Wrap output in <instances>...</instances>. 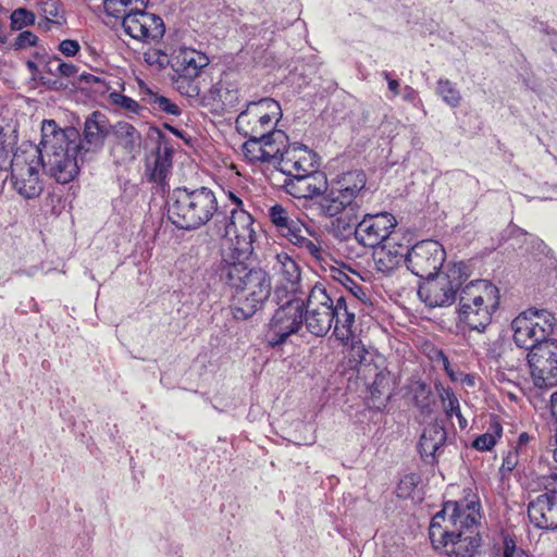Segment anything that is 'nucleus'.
Returning <instances> with one entry per match:
<instances>
[{
  "label": "nucleus",
  "mask_w": 557,
  "mask_h": 557,
  "mask_svg": "<svg viewBox=\"0 0 557 557\" xmlns=\"http://www.w3.org/2000/svg\"><path fill=\"white\" fill-rule=\"evenodd\" d=\"M480 519L478 499L446 502L430 523L434 548L442 549L447 557H474L481 545Z\"/></svg>",
  "instance_id": "f257e3e1"
},
{
  "label": "nucleus",
  "mask_w": 557,
  "mask_h": 557,
  "mask_svg": "<svg viewBox=\"0 0 557 557\" xmlns=\"http://www.w3.org/2000/svg\"><path fill=\"white\" fill-rule=\"evenodd\" d=\"M216 274L232 292L234 319L245 321L262 309L272 292L270 274L260 267L249 268L245 260H221Z\"/></svg>",
  "instance_id": "f03ea898"
},
{
  "label": "nucleus",
  "mask_w": 557,
  "mask_h": 557,
  "mask_svg": "<svg viewBox=\"0 0 557 557\" xmlns=\"http://www.w3.org/2000/svg\"><path fill=\"white\" fill-rule=\"evenodd\" d=\"M304 302V323L311 334L324 336L334 326L335 337L342 343L348 342L355 323V312L348 310L343 296L333 300L326 287L322 283H315L309 287Z\"/></svg>",
  "instance_id": "7ed1b4c3"
},
{
  "label": "nucleus",
  "mask_w": 557,
  "mask_h": 557,
  "mask_svg": "<svg viewBox=\"0 0 557 557\" xmlns=\"http://www.w3.org/2000/svg\"><path fill=\"white\" fill-rule=\"evenodd\" d=\"M111 128L107 116L99 111H94L86 117L82 137L75 127L60 128L54 120H45L41 125L49 147L70 145V148L81 152V161L101 150Z\"/></svg>",
  "instance_id": "20e7f679"
},
{
  "label": "nucleus",
  "mask_w": 557,
  "mask_h": 557,
  "mask_svg": "<svg viewBox=\"0 0 557 557\" xmlns=\"http://www.w3.org/2000/svg\"><path fill=\"white\" fill-rule=\"evenodd\" d=\"M218 214V201L208 187L175 188L168 200V218L181 230H196Z\"/></svg>",
  "instance_id": "39448f33"
},
{
  "label": "nucleus",
  "mask_w": 557,
  "mask_h": 557,
  "mask_svg": "<svg viewBox=\"0 0 557 557\" xmlns=\"http://www.w3.org/2000/svg\"><path fill=\"white\" fill-rule=\"evenodd\" d=\"M252 215L243 208H232L228 213L216 214L218 235L225 239L222 259L247 260L253 251L256 232Z\"/></svg>",
  "instance_id": "423d86ee"
},
{
  "label": "nucleus",
  "mask_w": 557,
  "mask_h": 557,
  "mask_svg": "<svg viewBox=\"0 0 557 557\" xmlns=\"http://www.w3.org/2000/svg\"><path fill=\"white\" fill-rule=\"evenodd\" d=\"M210 63L209 58L193 48L180 47L171 54L172 83L184 97L198 98L201 86L199 76Z\"/></svg>",
  "instance_id": "0eeeda50"
},
{
  "label": "nucleus",
  "mask_w": 557,
  "mask_h": 557,
  "mask_svg": "<svg viewBox=\"0 0 557 557\" xmlns=\"http://www.w3.org/2000/svg\"><path fill=\"white\" fill-rule=\"evenodd\" d=\"M469 276V269L465 262L454 263L443 275L436 274L425 280L419 286L418 295L431 308L448 307L455 302L458 290Z\"/></svg>",
  "instance_id": "6e6552de"
},
{
  "label": "nucleus",
  "mask_w": 557,
  "mask_h": 557,
  "mask_svg": "<svg viewBox=\"0 0 557 557\" xmlns=\"http://www.w3.org/2000/svg\"><path fill=\"white\" fill-rule=\"evenodd\" d=\"M44 168L41 150L16 151L10 161V180L13 189L24 199H35L44 191L40 171Z\"/></svg>",
  "instance_id": "1a4fd4ad"
},
{
  "label": "nucleus",
  "mask_w": 557,
  "mask_h": 557,
  "mask_svg": "<svg viewBox=\"0 0 557 557\" xmlns=\"http://www.w3.org/2000/svg\"><path fill=\"white\" fill-rule=\"evenodd\" d=\"M555 323L556 320L549 311L528 309L511 322L513 341L517 346L533 352L535 347L549 341L547 337L552 334Z\"/></svg>",
  "instance_id": "9d476101"
},
{
  "label": "nucleus",
  "mask_w": 557,
  "mask_h": 557,
  "mask_svg": "<svg viewBox=\"0 0 557 557\" xmlns=\"http://www.w3.org/2000/svg\"><path fill=\"white\" fill-rule=\"evenodd\" d=\"M282 116L280 103L272 98L251 101L235 121L236 129L244 137L260 138L275 127Z\"/></svg>",
  "instance_id": "9b49d317"
},
{
  "label": "nucleus",
  "mask_w": 557,
  "mask_h": 557,
  "mask_svg": "<svg viewBox=\"0 0 557 557\" xmlns=\"http://www.w3.org/2000/svg\"><path fill=\"white\" fill-rule=\"evenodd\" d=\"M304 300L298 297H288L280 305L263 334V342L268 346L277 347L300 330L304 323Z\"/></svg>",
  "instance_id": "f8f14e48"
},
{
  "label": "nucleus",
  "mask_w": 557,
  "mask_h": 557,
  "mask_svg": "<svg viewBox=\"0 0 557 557\" xmlns=\"http://www.w3.org/2000/svg\"><path fill=\"white\" fill-rule=\"evenodd\" d=\"M325 193L319 202L320 212L322 215L333 219L330 232L337 238H345L352 233L358 205L332 186Z\"/></svg>",
  "instance_id": "ddd939ff"
},
{
  "label": "nucleus",
  "mask_w": 557,
  "mask_h": 557,
  "mask_svg": "<svg viewBox=\"0 0 557 557\" xmlns=\"http://www.w3.org/2000/svg\"><path fill=\"white\" fill-rule=\"evenodd\" d=\"M446 259L443 246L436 240H422L407 253L406 265L416 276L431 278L442 269Z\"/></svg>",
  "instance_id": "4468645a"
},
{
  "label": "nucleus",
  "mask_w": 557,
  "mask_h": 557,
  "mask_svg": "<svg viewBox=\"0 0 557 557\" xmlns=\"http://www.w3.org/2000/svg\"><path fill=\"white\" fill-rule=\"evenodd\" d=\"M276 231L292 245L298 247L320 264L326 262L327 253L322 247L320 237L311 233L309 227L295 215L288 214Z\"/></svg>",
  "instance_id": "2eb2a0df"
},
{
  "label": "nucleus",
  "mask_w": 557,
  "mask_h": 557,
  "mask_svg": "<svg viewBox=\"0 0 557 557\" xmlns=\"http://www.w3.org/2000/svg\"><path fill=\"white\" fill-rule=\"evenodd\" d=\"M533 383L540 388L557 385V341L549 339L528 354Z\"/></svg>",
  "instance_id": "dca6fc26"
},
{
  "label": "nucleus",
  "mask_w": 557,
  "mask_h": 557,
  "mask_svg": "<svg viewBox=\"0 0 557 557\" xmlns=\"http://www.w3.org/2000/svg\"><path fill=\"white\" fill-rule=\"evenodd\" d=\"M40 145L48 154V173L60 184L72 182L79 172L78 160L81 152L70 148V145H55L49 147L46 143L45 133L41 132Z\"/></svg>",
  "instance_id": "f3484780"
},
{
  "label": "nucleus",
  "mask_w": 557,
  "mask_h": 557,
  "mask_svg": "<svg viewBox=\"0 0 557 557\" xmlns=\"http://www.w3.org/2000/svg\"><path fill=\"white\" fill-rule=\"evenodd\" d=\"M122 26L128 36L144 42L157 41L165 32L160 16L138 9L124 14Z\"/></svg>",
  "instance_id": "a211bd4d"
},
{
  "label": "nucleus",
  "mask_w": 557,
  "mask_h": 557,
  "mask_svg": "<svg viewBox=\"0 0 557 557\" xmlns=\"http://www.w3.org/2000/svg\"><path fill=\"white\" fill-rule=\"evenodd\" d=\"M541 485L545 492L529 502L528 517L537 529L557 530V492L543 480Z\"/></svg>",
  "instance_id": "6ab92c4d"
},
{
  "label": "nucleus",
  "mask_w": 557,
  "mask_h": 557,
  "mask_svg": "<svg viewBox=\"0 0 557 557\" xmlns=\"http://www.w3.org/2000/svg\"><path fill=\"white\" fill-rule=\"evenodd\" d=\"M272 271L277 282L276 293L286 292V297H298L304 294L301 283V269L299 264L286 252H278L272 261Z\"/></svg>",
  "instance_id": "aec40b11"
},
{
  "label": "nucleus",
  "mask_w": 557,
  "mask_h": 557,
  "mask_svg": "<svg viewBox=\"0 0 557 557\" xmlns=\"http://www.w3.org/2000/svg\"><path fill=\"white\" fill-rule=\"evenodd\" d=\"M112 134L114 137L112 152L119 161L134 160L141 145L140 133L132 124L121 121L112 126Z\"/></svg>",
  "instance_id": "412c9836"
},
{
  "label": "nucleus",
  "mask_w": 557,
  "mask_h": 557,
  "mask_svg": "<svg viewBox=\"0 0 557 557\" xmlns=\"http://www.w3.org/2000/svg\"><path fill=\"white\" fill-rule=\"evenodd\" d=\"M318 156L305 145L294 143L280 162V171L287 176L312 173L318 170Z\"/></svg>",
  "instance_id": "4be33fe9"
},
{
  "label": "nucleus",
  "mask_w": 557,
  "mask_h": 557,
  "mask_svg": "<svg viewBox=\"0 0 557 557\" xmlns=\"http://www.w3.org/2000/svg\"><path fill=\"white\" fill-rule=\"evenodd\" d=\"M285 188L295 198H313L327 190V177L322 171L297 174L285 181Z\"/></svg>",
  "instance_id": "5701e85b"
},
{
  "label": "nucleus",
  "mask_w": 557,
  "mask_h": 557,
  "mask_svg": "<svg viewBox=\"0 0 557 557\" xmlns=\"http://www.w3.org/2000/svg\"><path fill=\"white\" fill-rule=\"evenodd\" d=\"M459 292V306L469 305L482 306L487 304V307L498 308L499 305V290L486 280H474L461 286Z\"/></svg>",
  "instance_id": "b1692460"
},
{
  "label": "nucleus",
  "mask_w": 557,
  "mask_h": 557,
  "mask_svg": "<svg viewBox=\"0 0 557 557\" xmlns=\"http://www.w3.org/2000/svg\"><path fill=\"white\" fill-rule=\"evenodd\" d=\"M447 438L445 428L438 423L430 424L423 430L419 441V451L422 459L433 465L436 461V455L440 454Z\"/></svg>",
  "instance_id": "393cba45"
},
{
  "label": "nucleus",
  "mask_w": 557,
  "mask_h": 557,
  "mask_svg": "<svg viewBox=\"0 0 557 557\" xmlns=\"http://www.w3.org/2000/svg\"><path fill=\"white\" fill-rule=\"evenodd\" d=\"M381 215H383V213L367 215L356 226L354 225L352 231L359 244L364 247L373 249L381 248L383 250V228L377 221V218Z\"/></svg>",
  "instance_id": "a878e982"
},
{
  "label": "nucleus",
  "mask_w": 557,
  "mask_h": 557,
  "mask_svg": "<svg viewBox=\"0 0 557 557\" xmlns=\"http://www.w3.org/2000/svg\"><path fill=\"white\" fill-rule=\"evenodd\" d=\"M410 239L401 232L394 231L385 235V272L401 262L406 263Z\"/></svg>",
  "instance_id": "bb28decb"
},
{
  "label": "nucleus",
  "mask_w": 557,
  "mask_h": 557,
  "mask_svg": "<svg viewBox=\"0 0 557 557\" xmlns=\"http://www.w3.org/2000/svg\"><path fill=\"white\" fill-rule=\"evenodd\" d=\"M265 163H271L280 169V162L284 159L285 151L289 149L288 136L275 127L262 136Z\"/></svg>",
  "instance_id": "cd10ccee"
},
{
  "label": "nucleus",
  "mask_w": 557,
  "mask_h": 557,
  "mask_svg": "<svg viewBox=\"0 0 557 557\" xmlns=\"http://www.w3.org/2000/svg\"><path fill=\"white\" fill-rule=\"evenodd\" d=\"M173 152V147L168 143H159L154 152L153 165L151 168L148 165V175L150 181L160 185L164 184L166 177L171 173Z\"/></svg>",
  "instance_id": "c85d7f7f"
},
{
  "label": "nucleus",
  "mask_w": 557,
  "mask_h": 557,
  "mask_svg": "<svg viewBox=\"0 0 557 557\" xmlns=\"http://www.w3.org/2000/svg\"><path fill=\"white\" fill-rule=\"evenodd\" d=\"M495 310L494 307H487V304L482 306L469 305V308H466V305H460L458 309L459 320L471 330L483 332L490 325L492 313Z\"/></svg>",
  "instance_id": "c756f323"
},
{
  "label": "nucleus",
  "mask_w": 557,
  "mask_h": 557,
  "mask_svg": "<svg viewBox=\"0 0 557 557\" xmlns=\"http://www.w3.org/2000/svg\"><path fill=\"white\" fill-rule=\"evenodd\" d=\"M331 186L356 201L357 195L366 186V175L362 171H348L333 180Z\"/></svg>",
  "instance_id": "7c9ffc66"
},
{
  "label": "nucleus",
  "mask_w": 557,
  "mask_h": 557,
  "mask_svg": "<svg viewBox=\"0 0 557 557\" xmlns=\"http://www.w3.org/2000/svg\"><path fill=\"white\" fill-rule=\"evenodd\" d=\"M438 396L441 398V401L443 404V409L448 418H451L453 416H456L458 419V423L460 429H466L468 426V422L466 418L462 416L459 400L456 397L455 393L451 388L447 387H441L438 389Z\"/></svg>",
  "instance_id": "2f4dec72"
},
{
  "label": "nucleus",
  "mask_w": 557,
  "mask_h": 557,
  "mask_svg": "<svg viewBox=\"0 0 557 557\" xmlns=\"http://www.w3.org/2000/svg\"><path fill=\"white\" fill-rule=\"evenodd\" d=\"M411 393L414 405L419 408L422 414H430L434 405V398L430 386L424 382L416 381L411 384Z\"/></svg>",
  "instance_id": "473e14b6"
},
{
  "label": "nucleus",
  "mask_w": 557,
  "mask_h": 557,
  "mask_svg": "<svg viewBox=\"0 0 557 557\" xmlns=\"http://www.w3.org/2000/svg\"><path fill=\"white\" fill-rule=\"evenodd\" d=\"M143 100L149 104L151 110L154 112H163L175 116H178L182 113L181 108L176 103L162 95L152 92L151 90L145 95Z\"/></svg>",
  "instance_id": "72a5a7b5"
},
{
  "label": "nucleus",
  "mask_w": 557,
  "mask_h": 557,
  "mask_svg": "<svg viewBox=\"0 0 557 557\" xmlns=\"http://www.w3.org/2000/svg\"><path fill=\"white\" fill-rule=\"evenodd\" d=\"M435 92L450 108H458L461 104L462 97L459 89L447 78L437 81Z\"/></svg>",
  "instance_id": "f704fd0d"
},
{
  "label": "nucleus",
  "mask_w": 557,
  "mask_h": 557,
  "mask_svg": "<svg viewBox=\"0 0 557 557\" xmlns=\"http://www.w3.org/2000/svg\"><path fill=\"white\" fill-rule=\"evenodd\" d=\"M421 478L418 473L404 474L397 483L396 494L399 498H412L419 497V484Z\"/></svg>",
  "instance_id": "c9c22d12"
},
{
  "label": "nucleus",
  "mask_w": 557,
  "mask_h": 557,
  "mask_svg": "<svg viewBox=\"0 0 557 557\" xmlns=\"http://www.w3.org/2000/svg\"><path fill=\"white\" fill-rule=\"evenodd\" d=\"M247 140L243 144L242 150L245 158L250 162H263L264 153H263V144L262 138H251L246 137Z\"/></svg>",
  "instance_id": "e433bc0d"
},
{
  "label": "nucleus",
  "mask_w": 557,
  "mask_h": 557,
  "mask_svg": "<svg viewBox=\"0 0 557 557\" xmlns=\"http://www.w3.org/2000/svg\"><path fill=\"white\" fill-rule=\"evenodd\" d=\"M385 79L387 81V89L391 94V99L400 96L403 100L407 102H413L416 100L418 94L411 86L405 85L401 87L398 79L391 78L386 74Z\"/></svg>",
  "instance_id": "4c0bfd02"
},
{
  "label": "nucleus",
  "mask_w": 557,
  "mask_h": 557,
  "mask_svg": "<svg viewBox=\"0 0 557 557\" xmlns=\"http://www.w3.org/2000/svg\"><path fill=\"white\" fill-rule=\"evenodd\" d=\"M225 94L226 89L224 84L222 81H220L211 86L208 94L203 95L202 97L199 95L198 98L194 99L198 101L200 106L207 107L211 103H223L225 100Z\"/></svg>",
  "instance_id": "58836bf2"
},
{
  "label": "nucleus",
  "mask_w": 557,
  "mask_h": 557,
  "mask_svg": "<svg viewBox=\"0 0 557 557\" xmlns=\"http://www.w3.org/2000/svg\"><path fill=\"white\" fill-rule=\"evenodd\" d=\"M343 344L349 346L348 362L351 367H357L366 360L367 350L360 341L355 339L352 332L348 342Z\"/></svg>",
  "instance_id": "ea45409f"
},
{
  "label": "nucleus",
  "mask_w": 557,
  "mask_h": 557,
  "mask_svg": "<svg viewBox=\"0 0 557 557\" xmlns=\"http://www.w3.org/2000/svg\"><path fill=\"white\" fill-rule=\"evenodd\" d=\"M144 60L148 65L154 66L157 70L165 69L168 65L171 66V57L161 49H148L144 52Z\"/></svg>",
  "instance_id": "a19ab883"
},
{
  "label": "nucleus",
  "mask_w": 557,
  "mask_h": 557,
  "mask_svg": "<svg viewBox=\"0 0 557 557\" xmlns=\"http://www.w3.org/2000/svg\"><path fill=\"white\" fill-rule=\"evenodd\" d=\"M11 28L13 30H21L35 22V15L32 11L24 8H18L11 13Z\"/></svg>",
  "instance_id": "79ce46f5"
},
{
  "label": "nucleus",
  "mask_w": 557,
  "mask_h": 557,
  "mask_svg": "<svg viewBox=\"0 0 557 557\" xmlns=\"http://www.w3.org/2000/svg\"><path fill=\"white\" fill-rule=\"evenodd\" d=\"M110 100L113 104L129 113H138L140 110V106L137 101L120 92H111Z\"/></svg>",
  "instance_id": "37998d69"
},
{
  "label": "nucleus",
  "mask_w": 557,
  "mask_h": 557,
  "mask_svg": "<svg viewBox=\"0 0 557 557\" xmlns=\"http://www.w3.org/2000/svg\"><path fill=\"white\" fill-rule=\"evenodd\" d=\"M331 276L333 280L343 284L346 288L352 292L356 295L355 288L360 289V287L354 282V280L341 268L338 267H330Z\"/></svg>",
  "instance_id": "c03bdc74"
},
{
  "label": "nucleus",
  "mask_w": 557,
  "mask_h": 557,
  "mask_svg": "<svg viewBox=\"0 0 557 557\" xmlns=\"http://www.w3.org/2000/svg\"><path fill=\"white\" fill-rule=\"evenodd\" d=\"M502 557H529L522 548L516 545L510 536L506 535L503 540Z\"/></svg>",
  "instance_id": "a18cd8bd"
},
{
  "label": "nucleus",
  "mask_w": 557,
  "mask_h": 557,
  "mask_svg": "<svg viewBox=\"0 0 557 557\" xmlns=\"http://www.w3.org/2000/svg\"><path fill=\"white\" fill-rule=\"evenodd\" d=\"M289 212L280 203H275L269 209V218L275 228L284 222Z\"/></svg>",
  "instance_id": "49530a36"
},
{
  "label": "nucleus",
  "mask_w": 557,
  "mask_h": 557,
  "mask_svg": "<svg viewBox=\"0 0 557 557\" xmlns=\"http://www.w3.org/2000/svg\"><path fill=\"white\" fill-rule=\"evenodd\" d=\"M496 444V435L491 433H485L478 436L472 446L481 451L491 450Z\"/></svg>",
  "instance_id": "de8ad7c7"
},
{
  "label": "nucleus",
  "mask_w": 557,
  "mask_h": 557,
  "mask_svg": "<svg viewBox=\"0 0 557 557\" xmlns=\"http://www.w3.org/2000/svg\"><path fill=\"white\" fill-rule=\"evenodd\" d=\"M52 65H55V71L58 72V74L64 77L74 76L77 72V69L74 64L63 62L58 57L52 58Z\"/></svg>",
  "instance_id": "09e8293b"
},
{
  "label": "nucleus",
  "mask_w": 557,
  "mask_h": 557,
  "mask_svg": "<svg viewBox=\"0 0 557 557\" xmlns=\"http://www.w3.org/2000/svg\"><path fill=\"white\" fill-rule=\"evenodd\" d=\"M37 36L29 30L22 32L15 39L14 46L16 49H25L33 47L37 44Z\"/></svg>",
  "instance_id": "8fccbe9b"
},
{
  "label": "nucleus",
  "mask_w": 557,
  "mask_h": 557,
  "mask_svg": "<svg viewBox=\"0 0 557 557\" xmlns=\"http://www.w3.org/2000/svg\"><path fill=\"white\" fill-rule=\"evenodd\" d=\"M79 44L76 40L65 39L59 45V50L66 57H74L79 51Z\"/></svg>",
  "instance_id": "3c124183"
},
{
  "label": "nucleus",
  "mask_w": 557,
  "mask_h": 557,
  "mask_svg": "<svg viewBox=\"0 0 557 557\" xmlns=\"http://www.w3.org/2000/svg\"><path fill=\"white\" fill-rule=\"evenodd\" d=\"M531 437L528 433L523 432L519 435L515 450L517 454L527 455V446Z\"/></svg>",
  "instance_id": "603ef678"
},
{
  "label": "nucleus",
  "mask_w": 557,
  "mask_h": 557,
  "mask_svg": "<svg viewBox=\"0 0 557 557\" xmlns=\"http://www.w3.org/2000/svg\"><path fill=\"white\" fill-rule=\"evenodd\" d=\"M521 454H517V451H510L505 458H504V461H503V468H506L507 470L511 471L512 469H515V467L518 465L519 462V456Z\"/></svg>",
  "instance_id": "864d4df0"
},
{
  "label": "nucleus",
  "mask_w": 557,
  "mask_h": 557,
  "mask_svg": "<svg viewBox=\"0 0 557 557\" xmlns=\"http://www.w3.org/2000/svg\"><path fill=\"white\" fill-rule=\"evenodd\" d=\"M550 488L557 492V467L552 469L549 474L543 475L542 479Z\"/></svg>",
  "instance_id": "5fc2aeb1"
},
{
  "label": "nucleus",
  "mask_w": 557,
  "mask_h": 557,
  "mask_svg": "<svg viewBox=\"0 0 557 557\" xmlns=\"http://www.w3.org/2000/svg\"><path fill=\"white\" fill-rule=\"evenodd\" d=\"M12 157H10L9 151L5 149H0V170L10 169V161Z\"/></svg>",
  "instance_id": "6e6d98bb"
},
{
  "label": "nucleus",
  "mask_w": 557,
  "mask_h": 557,
  "mask_svg": "<svg viewBox=\"0 0 557 557\" xmlns=\"http://www.w3.org/2000/svg\"><path fill=\"white\" fill-rule=\"evenodd\" d=\"M117 0H103L104 10L109 15H114L115 12H119L114 7Z\"/></svg>",
  "instance_id": "4d7b16f0"
},
{
  "label": "nucleus",
  "mask_w": 557,
  "mask_h": 557,
  "mask_svg": "<svg viewBox=\"0 0 557 557\" xmlns=\"http://www.w3.org/2000/svg\"><path fill=\"white\" fill-rule=\"evenodd\" d=\"M379 380H380V374L376 375L375 381L373 382V385L370 388L371 400L373 403H374V398H379L380 394H381V391L379 389Z\"/></svg>",
  "instance_id": "13d9d810"
},
{
  "label": "nucleus",
  "mask_w": 557,
  "mask_h": 557,
  "mask_svg": "<svg viewBox=\"0 0 557 557\" xmlns=\"http://www.w3.org/2000/svg\"><path fill=\"white\" fill-rule=\"evenodd\" d=\"M550 412L555 421L557 422V392L550 396Z\"/></svg>",
  "instance_id": "bf43d9fd"
},
{
  "label": "nucleus",
  "mask_w": 557,
  "mask_h": 557,
  "mask_svg": "<svg viewBox=\"0 0 557 557\" xmlns=\"http://www.w3.org/2000/svg\"><path fill=\"white\" fill-rule=\"evenodd\" d=\"M227 197L232 201V205H234L233 208H243V200L233 191H228Z\"/></svg>",
  "instance_id": "052dcab7"
},
{
  "label": "nucleus",
  "mask_w": 557,
  "mask_h": 557,
  "mask_svg": "<svg viewBox=\"0 0 557 557\" xmlns=\"http://www.w3.org/2000/svg\"><path fill=\"white\" fill-rule=\"evenodd\" d=\"M385 224H388L389 227H395L397 225L396 218L393 214H389L385 211Z\"/></svg>",
  "instance_id": "680f3d73"
},
{
  "label": "nucleus",
  "mask_w": 557,
  "mask_h": 557,
  "mask_svg": "<svg viewBox=\"0 0 557 557\" xmlns=\"http://www.w3.org/2000/svg\"><path fill=\"white\" fill-rule=\"evenodd\" d=\"M133 0H117L116 4H115V9L119 11V12H115V14L113 16H117V14L121 13V10L117 8V5L122 7V8H125L127 7L128 4L132 3Z\"/></svg>",
  "instance_id": "e2e57ef3"
},
{
  "label": "nucleus",
  "mask_w": 557,
  "mask_h": 557,
  "mask_svg": "<svg viewBox=\"0 0 557 557\" xmlns=\"http://www.w3.org/2000/svg\"><path fill=\"white\" fill-rule=\"evenodd\" d=\"M379 255H380V253L375 251V252L373 253V259H374V262H375V264H376L377 270H381L380 264H381V263H383V259H382L381 257H379Z\"/></svg>",
  "instance_id": "0e129e2a"
},
{
  "label": "nucleus",
  "mask_w": 557,
  "mask_h": 557,
  "mask_svg": "<svg viewBox=\"0 0 557 557\" xmlns=\"http://www.w3.org/2000/svg\"><path fill=\"white\" fill-rule=\"evenodd\" d=\"M47 69L49 73L58 74V72L55 71V65H52V59L48 61Z\"/></svg>",
  "instance_id": "69168bd1"
},
{
  "label": "nucleus",
  "mask_w": 557,
  "mask_h": 557,
  "mask_svg": "<svg viewBox=\"0 0 557 557\" xmlns=\"http://www.w3.org/2000/svg\"><path fill=\"white\" fill-rule=\"evenodd\" d=\"M3 28H4L3 23L0 22V42H5V40H7V37L3 35Z\"/></svg>",
  "instance_id": "338daca9"
},
{
  "label": "nucleus",
  "mask_w": 557,
  "mask_h": 557,
  "mask_svg": "<svg viewBox=\"0 0 557 557\" xmlns=\"http://www.w3.org/2000/svg\"><path fill=\"white\" fill-rule=\"evenodd\" d=\"M164 126H165L168 129H170L173 134H175L176 136H181V132H180L177 128L172 127V126H170L169 124H164Z\"/></svg>",
  "instance_id": "774afa93"
}]
</instances>
